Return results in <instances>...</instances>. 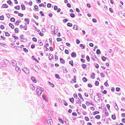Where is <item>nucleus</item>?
I'll return each mask as SVG.
<instances>
[{"mask_svg": "<svg viewBox=\"0 0 125 125\" xmlns=\"http://www.w3.org/2000/svg\"><path fill=\"white\" fill-rule=\"evenodd\" d=\"M36 92L37 94L38 95H41L42 93L41 87L38 86L37 88Z\"/></svg>", "mask_w": 125, "mask_h": 125, "instance_id": "nucleus-1", "label": "nucleus"}, {"mask_svg": "<svg viewBox=\"0 0 125 125\" xmlns=\"http://www.w3.org/2000/svg\"><path fill=\"white\" fill-rule=\"evenodd\" d=\"M7 61L8 60L6 59H4L3 60V62H1L0 63L1 66L3 67H5L6 66V61Z\"/></svg>", "mask_w": 125, "mask_h": 125, "instance_id": "nucleus-2", "label": "nucleus"}, {"mask_svg": "<svg viewBox=\"0 0 125 125\" xmlns=\"http://www.w3.org/2000/svg\"><path fill=\"white\" fill-rule=\"evenodd\" d=\"M47 120L48 123L51 125L53 123L52 121L51 117H49L47 118Z\"/></svg>", "mask_w": 125, "mask_h": 125, "instance_id": "nucleus-3", "label": "nucleus"}, {"mask_svg": "<svg viewBox=\"0 0 125 125\" xmlns=\"http://www.w3.org/2000/svg\"><path fill=\"white\" fill-rule=\"evenodd\" d=\"M22 70L27 74H28L29 73V70L26 68H22Z\"/></svg>", "mask_w": 125, "mask_h": 125, "instance_id": "nucleus-4", "label": "nucleus"}, {"mask_svg": "<svg viewBox=\"0 0 125 125\" xmlns=\"http://www.w3.org/2000/svg\"><path fill=\"white\" fill-rule=\"evenodd\" d=\"M103 109L105 110V116H108L109 115V113L107 111L106 107L105 106L104 108H103Z\"/></svg>", "mask_w": 125, "mask_h": 125, "instance_id": "nucleus-5", "label": "nucleus"}, {"mask_svg": "<svg viewBox=\"0 0 125 125\" xmlns=\"http://www.w3.org/2000/svg\"><path fill=\"white\" fill-rule=\"evenodd\" d=\"M31 79L34 83H35L36 82V81L34 77L33 76L31 77Z\"/></svg>", "mask_w": 125, "mask_h": 125, "instance_id": "nucleus-6", "label": "nucleus"}, {"mask_svg": "<svg viewBox=\"0 0 125 125\" xmlns=\"http://www.w3.org/2000/svg\"><path fill=\"white\" fill-rule=\"evenodd\" d=\"M8 5L6 4H4L2 5V6L1 7V8H7L8 7Z\"/></svg>", "mask_w": 125, "mask_h": 125, "instance_id": "nucleus-7", "label": "nucleus"}, {"mask_svg": "<svg viewBox=\"0 0 125 125\" xmlns=\"http://www.w3.org/2000/svg\"><path fill=\"white\" fill-rule=\"evenodd\" d=\"M71 56L72 57L75 58L76 57V54L75 52H73L71 53Z\"/></svg>", "mask_w": 125, "mask_h": 125, "instance_id": "nucleus-8", "label": "nucleus"}, {"mask_svg": "<svg viewBox=\"0 0 125 125\" xmlns=\"http://www.w3.org/2000/svg\"><path fill=\"white\" fill-rule=\"evenodd\" d=\"M62 67L63 68L62 69L63 72L64 73H66L68 71L66 70V67L64 66H62Z\"/></svg>", "mask_w": 125, "mask_h": 125, "instance_id": "nucleus-9", "label": "nucleus"}, {"mask_svg": "<svg viewBox=\"0 0 125 125\" xmlns=\"http://www.w3.org/2000/svg\"><path fill=\"white\" fill-rule=\"evenodd\" d=\"M115 104L114 105V107L116 110H118V107L117 104L116 102L115 103Z\"/></svg>", "mask_w": 125, "mask_h": 125, "instance_id": "nucleus-10", "label": "nucleus"}, {"mask_svg": "<svg viewBox=\"0 0 125 125\" xmlns=\"http://www.w3.org/2000/svg\"><path fill=\"white\" fill-rule=\"evenodd\" d=\"M78 95L79 96V97L81 99H82V101H84L83 99V97H82L81 94L80 93H79L78 94Z\"/></svg>", "mask_w": 125, "mask_h": 125, "instance_id": "nucleus-11", "label": "nucleus"}, {"mask_svg": "<svg viewBox=\"0 0 125 125\" xmlns=\"http://www.w3.org/2000/svg\"><path fill=\"white\" fill-rule=\"evenodd\" d=\"M21 6L22 10H25V6L23 4H21Z\"/></svg>", "mask_w": 125, "mask_h": 125, "instance_id": "nucleus-12", "label": "nucleus"}, {"mask_svg": "<svg viewBox=\"0 0 125 125\" xmlns=\"http://www.w3.org/2000/svg\"><path fill=\"white\" fill-rule=\"evenodd\" d=\"M7 2L8 4L9 5H10L11 6H13V4H12V5H11V4H12V2L10 0H8L7 1Z\"/></svg>", "mask_w": 125, "mask_h": 125, "instance_id": "nucleus-13", "label": "nucleus"}, {"mask_svg": "<svg viewBox=\"0 0 125 125\" xmlns=\"http://www.w3.org/2000/svg\"><path fill=\"white\" fill-rule=\"evenodd\" d=\"M9 25L12 29H14V25L11 23H10L9 24Z\"/></svg>", "mask_w": 125, "mask_h": 125, "instance_id": "nucleus-14", "label": "nucleus"}, {"mask_svg": "<svg viewBox=\"0 0 125 125\" xmlns=\"http://www.w3.org/2000/svg\"><path fill=\"white\" fill-rule=\"evenodd\" d=\"M95 75V74L94 73H92V74L91 75V77L93 79H94Z\"/></svg>", "mask_w": 125, "mask_h": 125, "instance_id": "nucleus-15", "label": "nucleus"}, {"mask_svg": "<svg viewBox=\"0 0 125 125\" xmlns=\"http://www.w3.org/2000/svg\"><path fill=\"white\" fill-rule=\"evenodd\" d=\"M92 52L93 53V54H91V56H92L93 57H94V58L95 59H97V57H96V55H95L94 53L93 52Z\"/></svg>", "mask_w": 125, "mask_h": 125, "instance_id": "nucleus-16", "label": "nucleus"}, {"mask_svg": "<svg viewBox=\"0 0 125 125\" xmlns=\"http://www.w3.org/2000/svg\"><path fill=\"white\" fill-rule=\"evenodd\" d=\"M14 8L15 9L17 10H19L20 9V6L19 5L14 7Z\"/></svg>", "mask_w": 125, "mask_h": 125, "instance_id": "nucleus-17", "label": "nucleus"}, {"mask_svg": "<svg viewBox=\"0 0 125 125\" xmlns=\"http://www.w3.org/2000/svg\"><path fill=\"white\" fill-rule=\"evenodd\" d=\"M30 88L31 89H32V90H34L35 89V87L32 84H31L30 85Z\"/></svg>", "mask_w": 125, "mask_h": 125, "instance_id": "nucleus-18", "label": "nucleus"}, {"mask_svg": "<svg viewBox=\"0 0 125 125\" xmlns=\"http://www.w3.org/2000/svg\"><path fill=\"white\" fill-rule=\"evenodd\" d=\"M82 81L84 82H86L87 81V79L85 77H83L82 78Z\"/></svg>", "mask_w": 125, "mask_h": 125, "instance_id": "nucleus-19", "label": "nucleus"}, {"mask_svg": "<svg viewBox=\"0 0 125 125\" xmlns=\"http://www.w3.org/2000/svg\"><path fill=\"white\" fill-rule=\"evenodd\" d=\"M64 48V46L63 45H62L60 46L59 49L62 51L63 50Z\"/></svg>", "mask_w": 125, "mask_h": 125, "instance_id": "nucleus-20", "label": "nucleus"}, {"mask_svg": "<svg viewBox=\"0 0 125 125\" xmlns=\"http://www.w3.org/2000/svg\"><path fill=\"white\" fill-rule=\"evenodd\" d=\"M24 21L28 24H29V23L30 21L28 19L25 18L24 19Z\"/></svg>", "mask_w": 125, "mask_h": 125, "instance_id": "nucleus-21", "label": "nucleus"}, {"mask_svg": "<svg viewBox=\"0 0 125 125\" xmlns=\"http://www.w3.org/2000/svg\"><path fill=\"white\" fill-rule=\"evenodd\" d=\"M69 101L72 103H73L74 102V99L73 97L70 98Z\"/></svg>", "mask_w": 125, "mask_h": 125, "instance_id": "nucleus-22", "label": "nucleus"}, {"mask_svg": "<svg viewBox=\"0 0 125 125\" xmlns=\"http://www.w3.org/2000/svg\"><path fill=\"white\" fill-rule=\"evenodd\" d=\"M21 22V21L20 20H19L17 21L15 23V24L18 25L19 24V23Z\"/></svg>", "mask_w": 125, "mask_h": 125, "instance_id": "nucleus-23", "label": "nucleus"}, {"mask_svg": "<svg viewBox=\"0 0 125 125\" xmlns=\"http://www.w3.org/2000/svg\"><path fill=\"white\" fill-rule=\"evenodd\" d=\"M60 61L61 62V63L62 64L64 63L65 62L64 60L62 58H60Z\"/></svg>", "mask_w": 125, "mask_h": 125, "instance_id": "nucleus-24", "label": "nucleus"}, {"mask_svg": "<svg viewBox=\"0 0 125 125\" xmlns=\"http://www.w3.org/2000/svg\"><path fill=\"white\" fill-rule=\"evenodd\" d=\"M99 112L97 111H95L92 114L93 115H95L96 114H99Z\"/></svg>", "mask_w": 125, "mask_h": 125, "instance_id": "nucleus-25", "label": "nucleus"}, {"mask_svg": "<svg viewBox=\"0 0 125 125\" xmlns=\"http://www.w3.org/2000/svg\"><path fill=\"white\" fill-rule=\"evenodd\" d=\"M81 66L82 67V68L84 69H85L86 66V65L83 63L81 65Z\"/></svg>", "mask_w": 125, "mask_h": 125, "instance_id": "nucleus-26", "label": "nucleus"}, {"mask_svg": "<svg viewBox=\"0 0 125 125\" xmlns=\"http://www.w3.org/2000/svg\"><path fill=\"white\" fill-rule=\"evenodd\" d=\"M101 52L99 49H98L96 51V53L98 55L100 54Z\"/></svg>", "mask_w": 125, "mask_h": 125, "instance_id": "nucleus-27", "label": "nucleus"}, {"mask_svg": "<svg viewBox=\"0 0 125 125\" xmlns=\"http://www.w3.org/2000/svg\"><path fill=\"white\" fill-rule=\"evenodd\" d=\"M15 70L19 72V73H20V72L21 71V70L20 68L18 67H16L15 68Z\"/></svg>", "mask_w": 125, "mask_h": 125, "instance_id": "nucleus-28", "label": "nucleus"}, {"mask_svg": "<svg viewBox=\"0 0 125 125\" xmlns=\"http://www.w3.org/2000/svg\"><path fill=\"white\" fill-rule=\"evenodd\" d=\"M70 17L72 18H74L75 16V14L73 13H72L70 14Z\"/></svg>", "mask_w": 125, "mask_h": 125, "instance_id": "nucleus-29", "label": "nucleus"}, {"mask_svg": "<svg viewBox=\"0 0 125 125\" xmlns=\"http://www.w3.org/2000/svg\"><path fill=\"white\" fill-rule=\"evenodd\" d=\"M4 32L6 36H10V34L8 32H6L5 31H4Z\"/></svg>", "mask_w": 125, "mask_h": 125, "instance_id": "nucleus-30", "label": "nucleus"}, {"mask_svg": "<svg viewBox=\"0 0 125 125\" xmlns=\"http://www.w3.org/2000/svg\"><path fill=\"white\" fill-rule=\"evenodd\" d=\"M67 25L69 27H71L73 26L72 24L69 22L68 23H67Z\"/></svg>", "mask_w": 125, "mask_h": 125, "instance_id": "nucleus-31", "label": "nucleus"}, {"mask_svg": "<svg viewBox=\"0 0 125 125\" xmlns=\"http://www.w3.org/2000/svg\"><path fill=\"white\" fill-rule=\"evenodd\" d=\"M77 27H78V26L77 25H74L73 26V28L74 29L77 30V29H78V28H77Z\"/></svg>", "mask_w": 125, "mask_h": 125, "instance_id": "nucleus-32", "label": "nucleus"}, {"mask_svg": "<svg viewBox=\"0 0 125 125\" xmlns=\"http://www.w3.org/2000/svg\"><path fill=\"white\" fill-rule=\"evenodd\" d=\"M15 32L16 33H18L19 31L18 28H16L15 29Z\"/></svg>", "mask_w": 125, "mask_h": 125, "instance_id": "nucleus-33", "label": "nucleus"}, {"mask_svg": "<svg viewBox=\"0 0 125 125\" xmlns=\"http://www.w3.org/2000/svg\"><path fill=\"white\" fill-rule=\"evenodd\" d=\"M48 82V83H49V84H50L51 85L52 87H53L54 86V84H53L52 83H51V82Z\"/></svg>", "mask_w": 125, "mask_h": 125, "instance_id": "nucleus-34", "label": "nucleus"}, {"mask_svg": "<svg viewBox=\"0 0 125 125\" xmlns=\"http://www.w3.org/2000/svg\"><path fill=\"white\" fill-rule=\"evenodd\" d=\"M99 82L98 81H96L95 82V85L96 86H98L99 85Z\"/></svg>", "mask_w": 125, "mask_h": 125, "instance_id": "nucleus-35", "label": "nucleus"}, {"mask_svg": "<svg viewBox=\"0 0 125 125\" xmlns=\"http://www.w3.org/2000/svg\"><path fill=\"white\" fill-rule=\"evenodd\" d=\"M10 20L11 22H14L15 21V19L14 18L12 17L11 18Z\"/></svg>", "mask_w": 125, "mask_h": 125, "instance_id": "nucleus-36", "label": "nucleus"}, {"mask_svg": "<svg viewBox=\"0 0 125 125\" xmlns=\"http://www.w3.org/2000/svg\"><path fill=\"white\" fill-rule=\"evenodd\" d=\"M55 76L57 79H60V78L58 74H55Z\"/></svg>", "mask_w": 125, "mask_h": 125, "instance_id": "nucleus-37", "label": "nucleus"}, {"mask_svg": "<svg viewBox=\"0 0 125 125\" xmlns=\"http://www.w3.org/2000/svg\"><path fill=\"white\" fill-rule=\"evenodd\" d=\"M49 54H50V56H52L51 57V58H50V57H49V60H52V59H53V56L51 54H50V53Z\"/></svg>", "mask_w": 125, "mask_h": 125, "instance_id": "nucleus-38", "label": "nucleus"}, {"mask_svg": "<svg viewBox=\"0 0 125 125\" xmlns=\"http://www.w3.org/2000/svg\"><path fill=\"white\" fill-rule=\"evenodd\" d=\"M95 118L97 119H99L100 118V116L99 115H96L95 117Z\"/></svg>", "mask_w": 125, "mask_h": 125, "instance_id": "nucleus-39", "label": "nucleus"}, {"mask_svg": "<svg viewBox=\"0 0 125 125\" xmlns=\"http://www.w3.org/2000/svg\"><path fill=\"white\" fill-rule=\"evenodd\" d=\"M112 118L114 120H115L116 119V117L115 116V115H112L111 116Z\"/></svg>", "mask_w": 125, "mask_h": 125, "instance_id": "nucleus-40", "label": "nucleus"}, {"mask_svg": "<svg viewBox=\"0 0 125 125\" xmlns=\"http://www.w3.org/2000/svg\"><path fill=\"white\" fill-rule=\"evenodd\" d=\"M15 48L18 50H19L21 49V47L18 46H14Z\"/></svg>", "mask_w": 125, "mask_h": 125, "instance_id": "nucleus-41", "label": "nucleus"}, {"mask_svg": "<svg viewBox=\"0 0 125 125\" xmlns=\"http://www.w3.org/2000/svg\"><path fill=\"white\" fill-rule=\"evenodd\" d=\"M80 47H81L82 49H83L84 48V45L81 44H80Z\"/></svg>", "mask_w": 125, "mask_h": 125, "instance_id": "nucleus-42", "label": "nucleus"}, {"mask_svg": "<svg viewBox=\"0 0 125 125\" xmlns=\"http://www.w3.org/2000/svg\"><path fill=\"white\" fill-rule=\"evenodd\" d=\"M101 58L102 60L104 61H105L106 60V58L104 57V56H102Z\"/></svg>", "mask_w": 125, "mask_h": 125, "instance_id": "nucleus-43", "label": "nucleus"}, {"mask_svg": "<svg viewBox=\"0 0 125 125\" xmlns=\"http://www.w3.org/2000/svg\"><path fill=\"white\" fill-rule=\"evenodd\" d=\"M101 94L99 93H97V95L98 96V98H100L102 97L101 96Z\"/></svg>", "mask_w": 125, "mask_h": 125, "instance_id": "nucleus-44", "label": "nucleus"}, {"mask_svg": "<svg viewBox=\"0 0 125 125\" xmlns=\"http://www.w3.org/2000/svg\"><path fill=\"white\" fill-rule=\"evenodd\" d=\"M58 120H59L60 122L62 123V124H63L64 121L63 120L62 118H58Z\"/></svg>", "mask_w": 125, "mask_h": 125, "instance_id": "nucleus-45", "label": "nucleus"}, {"mask_svg": "<svg viewBox=\"0 0 125 125\" xmlns=\"http://www.w3.org/2000/svg\"><path fill=\"white\" fill-rule=\"evenodd\" d=\"M39 6L40 7H41L42 6L43 7H45V5H44V4H43V3H41L39 5Z\"/></svg>", "mask_w": 125, "mask_h": 125, "instance_id": "nucleus-46", "label": "nucleus"}, {"mask_svg": "<svg viewBox=\"0 0 125 125\" xmlns=\"http://www.w3.org/2000/svg\"><path fill=\"white\" fill-rule=\"evenodd\" d=\"M4 17L3 15H1L0 16V20H3L4 19Z\"/></svg>", "mask_w": 125, "mask_h": 125, "instance_id": "nucleus-47", "label": "nucleus"}, {"mask_svg": "<svg viewBox=\"0 0 125 125\" xmlns=\"http://www.w3.org/2000/svg\"><path fill=\"white\" fill-rule=\"evenodd\" d=\"M86 59L87 61L89 62L90 61V58L89 56L88 55H87L86 56Z\"/></svg>", "mask_w": 125, "mask_h": 125, "instance_id": "nucleus-48", "label": "nucleus"}, {"mask_svg": "<svg viewBox=\"0 0 125 125\" xmlns=\"http://www.w3.org/2000/svg\"><path fill=\"white\" fill-rule=\"evenodd\" d=\"M63 104L65 106H67L68 105V103L66 102V101H65V100H63Z\"/></svg>", "mask_w": 125, "mask_h": 125, "instance_id": "nucleus-49", "label": "nucleus"}, {"mask_svg": "<svg viewBox=\"0 0 125 125\" xmlns=\"http://www.w3.org/2000/svg\"><path fill=\"white\" fill-rule=\"evenodd\" d=\"M52 4L50 3H48L47 5V7L48 8H50L51 7Z\"/></svg>", "mask_w": 125, "mask_h": 125, "instance_id": "nucleus-50", "label": "nucleus"}, {"mask_svg": "<svg viewBox=\"0 0 125 125\" xmlns=\"http://www.w3.org/2000/svg\"><path fill=\"white\" fill-rule=\"evenodd\" d=\"M76 77L75 76H74L73 77V82L75 83L76 82Z\"/></svg>", "mask_w": 125, "mask_h": 125, "instance_id": "nucleus-51", "label": "nucleus"}, {"mask_svg": "<svg viewBox=\"0 0 125 125\" xmlns=\"http://www.w3.org/2000/svg\"><path fill=\"white\" fill-rule=\"evenodd\" d=\"M69 63L71 65V66H73V60H71L69 62Z\"/></svg>", "mask_w": 125, "mask_h": 125, "instance_id": "nucleus-52", "label": "nucleus"}, {"mask_svg": "<svg viewBox=\"0 0 125 125\" xmlns=\"http://www.w3.org/2000/svg\"><path fill=\"white\" fill-rule=\"evenodd\" d=\"M72 115L73 116H76L77 115V114L75 112H73L72 113Z\"/></svg>", "mask_w": 125, "mask_h": 125, "instance_id": "nucleus-53", "label": "nucleus"}, {"mask_svg": "<svg viewBox=\"0 0 125 125\" xmlns=\"http://www.w3.org/2000/svg\"><path fill=\"white\" fill-rule=\"evenodd\" d=\"M32 40L35 42H37V39L35 37H33L32 38Z\"/></svg>", "mask_w": 125, "mask_h": 125, "instance_id": "nucleus-54", "label": "nucleus"}, {"mask_svg": "<svg viewBox=\"0 0 125 125\" xmlns=\"http://www.w3.org/2000/svg\"><path fill=\"white\" fill-rule=\"evenodd\" d=\"M68 21V20L66 19H65L63 20L62 21L63 22H64V23Z\"/></svg>", "mask_w": 125, "mask_h": 125, "instance_id": "nucleus-55", "label": "nucleus"}, {"mask_svg": "<svg viewBox=\"0 0 125 125\" xmlns=\"http://www.w3.org/2000/svg\"><path fill=\"white\" fill-rule=\"evenodd\" d=\"M23 51L26 52H27L28 51V50L26 48H23Z\"/></svg>", "mask_w": 125, "mask_h": 125, "instance_id": "nucleus-56", "label": "nucleus"}, {"mask_svg": "<svg viewBox=\"0 0 125 125\" xmlns=\"http://www.w3.org/2000/svg\"><path fill=\"white\" fill-rule=\"evenodd\" d=\"M56 39L57 40V41L58 42H60L61 41H62V39L59 38H57Z\"/></svg>", "mask_w": 125, "mask_h": 125, "instance_id": "nucleus-57", "label": "nucleus"}, {"mask_svg": "<svg viewBox=\"0 0 125 125\" xmlns=\"http://www.w3.org/2000/svg\"><path fill=\"white\" fill-rule=\"evenodd\" d=\"M58 6H56V5H55L54 6V10H56L57 9H58Z\"/></svg>", "mask_w": 125, "mask_h": 125, "instance_id": "nucleus-58", "label": "nucleus"}, {"mask_svg": "<svg viewBox=\"0 0 125 125\" xmlns=\"http://www.w3.org/2000/svg\"><path fill=\"white\" fill-rule=\"evenodd\" d=\"M120 90V88L119 87H117L116 88V90L117 92L119 91Z\"/></svg>", "mask_w": 125, "mask_h": 125, "instance_id": "nucleus-59", "label": "nucleus"}, {"mask_svg": "<svg viewBox=\"0 0 125 125\" xmlns=\"http://www.w3.org/2000/svg\"><path fill=\"white\" fill-rule=\"evenodd\" d=\"M84 119L87 121H88L89 120V118L88 117L86 116H85L84 117Z\"/></svg>", "mask_w": 125, "mask_h": 125, "instance_id": "nucleus-60", "label": "nucleus"}, {"mask_svg": "<svg viewBox=\"0 0 125 125\" xmlns=\"http://www.w3.org/2000/svg\"><path fill=\"white\" fill-rule=\"evenodd\" d=\"M100 75L102 77L104 78L105 77L103 73H100Z\"/></svg>", "mask_w": 125, "mask_h": 125, "instance_id": "nucleus-61", "label": "nucleus"}, {"mask_svg": "<svg viewBox=\"0 0 125 125\" xmlns=\"http://www.w3.org/2000/svg\"><path fill=\"white\" fill-rule=\"evenodd\" d=\"M106 106L107 107V109H108V110H110V105L108 104H107L106 105Z\"/></svg>", "mask_w": 125, "mask_h": 125, "instance_id": "nucleus-62", "label": "nucleus"}, {"mask_svg": "<svg viewBox=\"0 0 125 125\" xmlns=\"http://www.w3.org/2000/svg\"><path fill=\"white\" fill-rule=\"evenodd\" d=\"M66 45L68 47H71V45L69 43L67 42L66 43Z\"/></svg>", "mask_w": 125, "mask_h": 125, "instance_id": "nucleus-63", "label": "nucleus"}, {"mask_svg": "<svg viewBox=\"0 0 125 125\" xmlns=\"http://www.w3.org/2000/svg\"><path fill=\"white\" fill-rule=\"evenodd\" d=\"M92 21L94 23H96L97 21L96 19L95 18L93 19H92Z\"/></svg>", "mask_w": 125, "mask_h": 125, "instance_id": "nucleus-64", "label": "nucleus"}]
</instances>
